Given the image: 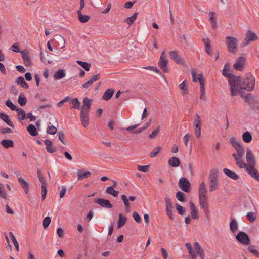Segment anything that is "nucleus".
<instances>
[{"mask_svg":"<svg viewBox=\"0 0 259 259\" xmlns=\"http://www.w3.org/2000/svg\"><path fill=\"white\" fill-rule=\"evenodd\" d=\"M207 190L206 187L205 183L202 182L199 188V197H206Z\"/></svg>","mask_w":259,"mask_h":259,"instance_id":"20","label":"nucleus"},{"mask_svg":"<svg viewBox=\"0 0 259 259\" xmlns=\"http://www.w3.org/2000/svg\"><path fill=\"white\" fill-rule=\"evenodd\" d=\"M165 52L163 51L161 55L159 61L158 62V66L163 72L167 73L169 72V69L167 68L168 60L165 59L164 57Z\"/></svg>","mask_w":259,"mask_h":259,"instance_id":"11","label":"nucleus"},{"mask_svg":"<svg viewBox=\"0 0 259 259\" xmlns=\"http://www.w3.org/2000/svg\"><path fill=\"white\" fill-rule=\"evenodd\" d=\"M219 185V181H211L210 182L209 185V191L210 192H213L216 190L218 188Z\"/></svg>","mask_w":259,"mask_h":259,"instance_id":"48","label":"nucleus"},{"mask_svg":"<svg viewBox=\"0 0 259 259\" xmlns=\"http://www.w3.org/2000/svg\"><path fill=\"white\" fill-rule=\"evenodd\" d=\"M126 221L127 218L125 216H123L122 213H119L117 222V228L119 229L123 226L126 223Z\"/></svg>","mask_w":259,"mask_h":259,"instance_id":"27","label":"nucleus"},{"mask_svg":"<svg viewBox=\"0 0 259 259\" xmlns=\"http://www.w3.org/2000/svg\"><path fill=\"white\" fill-rule=\"evenodd\" d=\"M169 56L171 59L175 62L180 65H184L185 62L180 55H179L177 51H172L169 53Z\"/></svg>","mask_w":259,"mask_h":259,"instance_id":"13","label":"nucleus"},{"mask_svg":"<svg viewBox=\"0 0 259 259\" xmlns=\"http://www.w3.org/2000/svg\"><path fill=\"white\" fill-rule=\"evenodd\" d=\"M246 171L248 174L250 175L251 177L253 178L255 180L259 182V172L254 168V166H253V168L247 167L246 169Z\"/></svg>","mask_w":259,"mask_h":259,"instance_id":"19","label":"nucleus"},{"mask_svg":"<svg viewBox=\"0 0 259 259\" xmlns=\"http://www.w3.org/2000/svg\"><path fill=\"white\" fill-rule=\"evenodd\" d=\"M0 118L5 121L8 125L12 128H14V125L12 122L9 119V117L4 113L0 112Z\"/></svg>","mask_w":259,"mask_h":259,"instance_id":"28","label":"nucleus"},{"mask_svg":"<svg viewBox=\"0 0 259 259\" xmlns=\"http://www.w3.org/2000/svg\"><path fill=\"white\" fill-rule=\"evenodd\" d=\"M226 39L227 40L226 46L228 51L235 54L237 51V39L232 36H227Z\"/></svg>","mask_w":259,"mask_h":259,"instance_id":"3","label":"nucleus"},{"mask_svg":"<svg viewBox=\"0 0 259 259\" xmlns=\"http://www.w3.org/2000/svg\"><path fill=\"white\" fill-rule=\"evenodd\" d=\"M57 132V128L55 126L51 125L48 126L47 129V133L50 135H54Z\"/></svg>","mask_w":259,"mask_h":259,"instance_id":"53","label":"nucleus"},{"mask_svg":"<svg viewBox=\"0 0 259 259\" xmlns=\"http://www.w3.org/2000/svg\"><path fill=\"white\" fill-rule=\"evenodd\" d=\"M138 15V12H135L132 16L125 18L124 22L127 23L129 25H131L136 19Z\"/></svg>","mask_w":259,"mask_h":259,"instance_id":"43","label":"nucleus"},{"mask_svg":"<svg viewBox=\"0 0 259 259\" xmlns=\"http://www.w3.org/2000/svg\"><path fill=\"white\" fill-rule=\"evenodd\" d=\"M133 217L135 221L138 223L141 222V218L137 211H134Z\"/></svg>","mask_w":259,"mask_h":259,"instance_id":"62","label":"nucleus"},{"mask_svg":"<svg viewBox=\"0 0 259 259\" xmlns=\"http://www.w3.org/2000/svg\"><path fill=\"white\" fill-rule=\"evenodd\" d=\"M0 197L7 199V195L4 190V185L0 183Z\"/></svg>","mask_w":259,"mask_h":259,"instance_id":"56","label":"nucleus"},{"mask_svg":"<svg viewBox=\"0 0 259 259\" xmlns=\"http://www.w3.org/2000/svg\"><path fill=\"white\" fill-rule=\"evenodd\" d=\"M242 98L245 99V102L251 108H253V105L256 103H258V99L256 96L252 95L251 94H247L243 96L242 94H240Z\"/></svg>","mask_w":259,"mask_h":259,"instance_id":"9","label":"nucleus"},{"mask_svg":"<svg viewBox=\"0 0 259 259\" xmlns=\"http://www.w3.org/2000/svg\"><path fill=\"white\" fill-rule=\"evenodd\" d=\"M246 35L244 41L241 44V47H244L248 45L251 41H255L258 39V36L256 34L251 30H248Z\"/></svg>","mask_w":259,"mask_h":259,"instance_id":"5","label":"nucleus"},{"mask_svg":"<svg viewBox=\"0 0 259 259\" xmlns=\"http://www.w3.org/2000/svg\"><path fill=\"white\" fill-rule=\"evenodd\" d=\"M91 107V100L85 97L83 100V106L81 111L89 112Z\"/></svg>","mask_w":259,"mask_h":259,"instance_id":"21","label":"nucleus"},{"mask_svg":"<svg viewBox=\"0 0 259 259\" xmlns=\"http://www.w3.org/2000/svg\"><path fill=\"white\" fill-rule=\"evenodd\" d=\"M236 239L241 244L248 245L250 243V240L246 233L244 232H239L236 235Z\"/></svg>","mask_w":259,"mask_h":259,"instance_id":"7","label":"nucleus"},{"mask_svg":"<svg viewBox=\"0 0 259 259\" xmlns=\"http://www.w3.org/2000/svg\"><path fill=\"white\" fill-rule=\"evenodd\" d=\"M246 159L248 163L247 167L253 168L255 166V162L254 156L250 150H247L246 154Z\"/></svg>","mask_w":259,"mask_h":259,"instance_id":"12","label":"nucleus"},{"mask_svg":"<svg viewBox=\"0 0 259 259\" xmlns=\"http://www.w3.org/2000/svg\"><path fill=\"white\" fill-rule=\"evenodd\" d=\"M164 200L166 204V214L171 220H174L175 218L172 213L173 211V205L171 202L170 199L169 198L165 197Z\"/></svg>","mask_w":259,"mask_h":259,"instance_id":"10","label":"nucleus"},{"mask_svg":"<svg viewBox=\"0 0 259 259\" xmlns=\"http://www.w3.org/2000/svg\"><path fill=\"white\" fill-rule=\"evenodd\" d=\"M21 186L24 189L25 193L27 194L29 190V184L22 178H19L18 180Z\"/></svg>","mask_w":259,"mask_h":259,"instance_id":"34","label":"nucleus"},{"mask_svg":"<svg viewBox=\"0 0 259 259\" xmlns=\"http://www.w3.org/2000/svg\"><path fill=\"white\" fill-rule=\"evenodd\" d=\"M248 251L252 253L254 255L259 257V252L255 249V246H249L248 247Z\"/></svg>","mask_w":259,"mask_h":259,"instance_id":"55","label":"nucleus"},{"mask_svg":"<svg viewBox=\"0 0 259 259\" xmlns=\"http://www.w3.org/2000/svg\"><path fill=\"white\" fill-rule=\"evenodd\" d=\"M77 14L79 21L82 23H85L90 19V17L89 15H82L80 11H77Z\"/></svg>","mask_w":259,"mask_h":259,"instance_id":"41","label":"nucleus"},{"mask_svg":"<svg viewBox=\"0 0 259 259\" xmlns=\"http://www.w3.org/2000/svg\"><path fill=\"white\" fill-rule=\"evenodd\" d=\"M106 192L111 194L114 197H117L119 192L118 191L115 190L112 186H108L106 188Z\"/></svg>","mask_w":259,"mask_h":259,"instance_id":"42","label":"nucleus"},{"mask_svg":"<svg viewBox=\"0 0 259 259\" xmlns=\"http://www.w3.org/2000/svg\"><path fill=\"white\" fill-rule=\"evenodd\" d=\"M229 69L226 68L225 66L223 70V75L224 76L228 77V82L230 86V90L231 95L232 96H235L237 94L236 91V77L233 74L229 73Z\"/></svg>","mask_w":259,"mask_h":259,"instance_id":"2","label":"nucleus"},{"mask_svg":"<svg viewBox=\"0 0 259 259\" xmlns=\"http://www.w3.org/2000/svg\"><path fill=\"white\" fill-rule=\"evenodd\" d=\"M89 112L82 111L80 112L81 122L83 126L85 127L88 126L89 123Z\"/></svg>","mask_w":259,"mask_h":259,"instance_id":"17","label":"nucleus"},{"mask_svg":"<svg viewBox=\"0 0 259 259\" xmlns=\"http://www.w3.org/2000/svg\"><path fill=\"white\" fill-rule=\"evenodd\" d=\"M223 172L230 178L236 180L239 178V176L235 172L232 171L229 169L224 168Z\"/></svg>","mask_w":259,"mask_h":259,"instance_id":"30","label":"nucleus"},{"mask_svg":"<svg viewBox=\"0 0 259 259\" xmlns=\"http://www.w3.org/2000/svg\"><path fill=\"white\" fill-rule=\"evenodd\" d=\"M161 147L160 146H157L150 154L149 156L151 158L155 157L160 151Z\"/></svg>","mask_w":259,"mask_h":259,"instance_id":"50","label":"nucleus"},{"mask_svg":"<svg viewBox=\"0 0 259 259\" xmlns=\"http://www.w3.org/2000/svg\"><path fill=\"white\" fill-rule=\"evenodd\" d=\"M96 204L106 208H111L113 207L112 204L109 200L103 198H98L95 200Z\"/></svg>","mask_w":259,"mask_h":259,"instance_id":"14","label":"nucleus"},{"mask_svg":"<svg viewBox=\"0 0 259 259\" xmlns=\"http://www.w3.org/2000/svg\"><path fill=\"white\" fill-rule=\"evenodd\" d=\"M235 83L236 87H237L238 92L239 94H242V90L243 89L246 90L248 91H252L254 89L255 85V78L250 73L246 75L245 78L242 81L240 77H238L236 78Z\"/></svg>","mask_w":259,"mask_h":259,"instance_id":"1","label":"nucleus"},{"mask_svg":"<svg viewBox=\"0 0 259 259\" xmlns=\"http://www.w3.org/2000/svg\"><path fill=\"white\" fill-rule=\"evenodd\" d=\"M66 71L64 69H60L56 72L54 75V78L56 80H59L65 76Z\"/></svg>","mask_w":259,"mask_h":259,"instance_id":"31","label":"nucleus"},{"mask_svg":"<svg viewBox=\"0 0 259 259\" xmlns=\"http://www.w3.org/2000/svg\"><path fill=\"white\" fill-rule=\"evenodd\" d=\"M70 102L73 104L72 108H74L78 110L81 108L80 103L76 98L71 99Z\"/></svg>","mask_w":259,"mask_h":259,"instance_id":"45","label":"nucleus"},{"mask_svg":"<svg viewBox=\"0 0 259 259\" xmlns=\"http://www.w3.org/2000/svg\"><path fill=\"white\" fill-rule=\"evenodd\" d=\"M44 143L46 145V150L48 152L52 153L56 151L57 148L52 147L53 143L50 140H45Z\"/></svg>","mask_w":259,"mask_h":259,"instance_id":"22","label":"nucleus"},{"mask_svg":"<svg viewBox=\"0 0 259 259\" xmlns=\"http://www.w3.org/2000/svg\"><path fill=\"white\" fill-rule=\"evenodd\" d=\"M51 223V218L47 216L43 220V227L45 229H46Z\"/></svg>","mask_w":259,"mask_h":259,"instance_id":"57","label":"nucleus"},{"mask_svg":"<svg viewBox=\"0 0 259 259\" xmlns=\"http://www.w3.org/2000/svg\"><path fill=\"white\" fill-rule=\"evenodd\" d=\"M190 207L191 209V217L193 219H196L198 218V211L194 203L191 201L190 202Z\"/></svg>","mask_w":259,"mask_h":259,"instance_id":"26","label":"nucleus"},{"mask_svg":"<svg viewBox=\"0 0 259 259\" xmlns=\"http://www.w3.org/2000/svg\"><path fill=\"white\" fill-rule=\"evenodd\" d=\"M199 199L200 205L207 213L208 211V204L207 197H199Z\"/></svg>","mask_w":259,"mask_h":259,"instance_id":"25","label":"nucleus"},{"mask_svg":"<svg viewBox=\"0 0 259 259\" xmlns=\"http://www.w3.org/2000/svg\"><path fill=\"white\" fill-rule=\"evenodd\" d=\"M215 13L213 12H210L209 16L210 17V21L211 23V27L212 29H215L217 26L216 18L214 16Z\"/></svg>","mask_w":259,"mask_h":259,"instance_id":"37","label":"nucleus"},{"mask_svg":"<svg viewBox=\"0 0 259 259\" xmlns=\"http://www.w3.org/2000/svg\"><path fill=\"white\" fill-rule=\"evenodd\" d=\"M236 164L240 168H244L246 170L247 168V164L244 163L242 159L238 162H236Z\"/></svg>","mask_w":259,"mask_h":259,"instance_id":"61","label":"nucleus"},{"mask_svg":"<svg viewBox=\"0 0 259 259\" xmlns=\"http://www.w3.org/2000/svg\"><path fill=\"white\" fill-rule=\"evenodd\" d=\"M195 133L197 138H199L201 136V124L195 125Z\"/></svg>","mask_w":259,"mask_h":259,"instance_id":"60","label":"nucleus"},{"mask_svg":"<svg viewBox=\"0 0 259 259\" xmlns=\"http://www.w3.org/2000/svg\"><path fill=\"white\" fill-rule=\"evenodd\" d=\"M114 90L113 89H108L104 93L103 95L102 96V99L104 100L108 101L112 98L114 94Z\"/></svg>","mask_w":259,"mask_h":259,"instance_id":"23","label":"nucleus"},{"mask_svg":"<svg viewBox=\"0 0 259 259\" xmlns=\"http://www.w3.org/2000/svg\"><path fill=\"white\" fill-rule=\"evenodd\" d=\"M168 164L172 167H178L180 164V161L177 157H172L169 159Z\"/></svg>","mask_w":259,"mask_h":259,"instance_id":"35","label":"nucleus"},{"mask_svg":"<svg viewBox=\"0 0 259 259\" xmlns=\"http://www.w3.org/2000/svg\"><path fill=\"white\" fill-rule=\"evenodd\" d=\"M194 248L197 252V253L200 256V259H204V252L203 249L201 248L199 244L197 242H195L194 243Z\"/></svg>","mask_w":259,"mask_h":259,"instance_id":"24","label":"nucleus"},{"mask_svg":"<svg viewBox=\"0 0 259 259\" xmlns=\"http://www.w3.org/2000/svg\"><path fill=\"white\" fill-rule=\"evenodd\" d=\"M76 63L80 66H81L87 71H89L90 70L91 67V64L90 63L79 60H77L76 61Z\"/></svg>","mask_w":259,"mask_h":259,"instance_id":"46","label":"nucleus"},{"mask_svg":"<svg viewBox=\"0 0 259 259\" xmlns=\"http://www.w3.org/2000/svg\"><path fill=\"white\" fill-rule=\"evenodd\" d=\"M176 197L177 199L181 202H184L185 201V194L181 191H178L177 192Z\"/></svg>","mask_w":259,"mask_h":259,"instance_id":"51","label":"nucleus"},{"mask_svg":"<svg viewBox=\"0 0 259 259\" xmlns=\"http://www.w3.org/2000/svg\"><path fill=\"white\" fill-rule=\"evenodd\" d=\"M18 103L20 104L21 106H24L26 104L27 100L25 97H24L23 95H22L21 94L19 95L18 98Z\"/></svg>","mask_w":259,"mask_h":259,"instance_id":"54","label":"nucleus"},{"mask_svg":"<svg viewBox=\"0 0 259 259\" xmlns=\"http://www.w3.org/2000/svg\"><path fill=\"white\" fill-rule=\"evenodd\" d=\"M242 139L244 142L249 143L252 140V136L249 132H245L242 135Z\"/></svg>","mask_w":259,"mask_h":259,"instance_id":"44","label":"nucleus"},{"mask_svg":"<svg viewBox=\"0 0 259 259\" xmlns=\"http://www.w3.org/2000/svg\"><path fill=\"white\" fill-rule=\"evenodd\" d=\"M100 78L101 75L99 73L93 75L89 81L82 84V88L85 89L89 88L95 81L99 80Z\"/></svg>","mask_w":259,"mask_h":259,"instance_id":"16","label":"nucleus"},{"mask_svg":"<svg viewBox=\"0 0 259 259\" xmlns=\"http://www.w3.org/2000/svg\"><path fill=\"white\" fill-rule=\"evenodd\" d=\"M1 144L5 148L13 147L14 146V142L12 140L9 139L3 140Z\"/></svg>","mask_w":259,"mask_h":259,"instance_id":"39","label":"nucleus"},{"mask_svg":"<svg viewBox=\"0 0 259 259\" xmlns=\"http://www.w3.org/2000/svg\"><path fill=\"white\" fill-rule=\"evenodd\" d=\"M176 209L179 214L183 215L184 214L185 210L183 206L178 204H176Z\"/></svg>","mask_w":259,"mask_h":259,"instance_id":"63","label":"nucleus"},{"mask_svg":"<svg viewBox=\"0 0 259 259\" xmlns=\"http://www.w3.org/2000/svg\"><path fill=\"white\" fill-rule=\"evenodd\" d=\"M37 176L39 179V180L41 183V184H42L41 188H42V187H44V186L47 187V183L46 182V181L45 180L44 176H43L42 174L40 172L39 169H37Z\"/></svg>","mask_w":259,"mask_h":259,"instance_id":"49","label":"nucleus"},{"mask_svg":"<svg viewBox=\"0 0 259 259\" xmlns=\"http://www.w3.org/2000/svg\"><path fill=\"white\" fill-rule=\"evenodd\" d=\"M149 167V165H144V166H141V165H137V168L139 171L143 172H146L148 171V169Z\"/></svg>","mask_w":259,"mask_h":259,"instance_id":"59","label":"nucleus"},{"mask_svg":"<svg viewBox=\"0 0 259 259\" xmlns=\"http://www.w3.org/2000/svg\"><path fill=\"white\" fill-rule=\"evenodd\" d=\"M6 105L9 107L11 110L13 111H16L18 113V116L20 115V113L22 114V116L19 117V120L21 121L23 120L26 118V113L25 111L20 108H17L16 106L12 103L11 100L8 99L6 101Z\"/></svg>","mask_w":259,"mask_h":259,"instance_id":"4","label":"nucleus"},{"mask_svg":"<svg viewBox=\"0 0 259 259\" xmlns=\"http://www.w3.org/2000/svg\"><path fill=\"white\" fill-rule=\"evenodd\" d=\"M59 139L61 141L63 144H66V142L64 138V134L62 131H60L58 133Z\"/></svg>","mask_w":259,"mask_h":259,"instance_id":"64","label":"nucleus"},{"mask_svg":"<svg viewBox=\"0 0 259 259\" xmlns=\"http://www.w3.org/2000/svg\"><path fill=\"white\" fill-rule=\"evenodd\" d=\"M179 187L185 192H189L190 191L191 184L185 177H181L178 183Z\"/></svg>","mask_w":259,"mask_h":259,"instance_id":"8","label":"nucleus"},{"mask_svg":"<svg viewBox=\"0 0 259 259\" xmlns=\"http://www.w3.org/2000/svg\"><path fill=\"white\" fill-rule=\"evenodd\" d=\"M230 228L232 233H234L238 229V224L235 219H233L230 223Z\"/></svg>","mask_w":259,"mask_h":259,"instance_id":"47","label":"nucleus"},{"mask_svg":"<svg viewBox=\"0 0 259 259\" xmlns=\"http://www.w3.org/2000/svg\"><path fill=\"white\" fill-rule=\"evenodd\" d=\"M77 175L78 180H81L85 178H88L91 176V174L89 171L82 172L81 171L79 170L77 172Z\"/></svg>","mask_w":259,"mask_h":259,"instance_id":"38","label":"nucleus"},{"mask_svg":"<svg viewBox=\"0 0 259 259\" xmlns=\"http://www.w3.org/2000/svg\"><path fill=\"white\" fill-rule=\"evenodd\" d=\"M244 64V58L239 57L237 58L236 63L233 65V68L236 70L240 71L242 70Z\"/></svg>","mask_w":259,"mask_h":259,"instance_id":"18","label":"nucleus"},{"mask_svg":"<svg viewBox=\"0 0 259 259\" xmlns=\"http://www.w3.org/2000/svg\"><path fill=\"white\" fill-rule=\"evenodd\" d=\"M208 179L209 182L218 180V171L215 169L210 170Z\"/></svg>","mask_w":259,"mask_h":259,"instance_id":"32","label":"nucleus"},{"mask_svg":"<svg viewBox=\"0 0 259 259\" xmlns=\"http://www.w3.org/2000/svg\"><path fill=\"white\" fill-rule=\"evenodd\" d=\"M247 219L250 223L253 222L256 219V215L254 212H250L247 213Z\"/></svg>","mask_w":259,"mask_h":259,"instance_id":"52","label":"nucleus"},{"mask_svg":"<svg viewBox=\"0 0 259 259\" xmlns=\"http://www.w3.org/2000/svg\"><path fill=\"white\" fill-rule=\"evenodd\" d=\"M121 199L125 206V211L126 212H130L131 211V204L129 202V200L127 198L126 196L124 194L121 196Z\"/></svg>","mask_w":259,"mask_h":259,"instance_id":"29","label":"nucleus"},{"mask_svg":"<svg viewBox=\"0 0 259 259\" xmlns=\"http://www.w3.org/2000/svg\"><path fill=\"white\" fill-rule=\"evenodd\" d=\"M22 59L24 61V64L26 66H31V60L30 57L28 55V51L27 49L21 51L20 52Z\"/></svg>","mask_w":259,"mask_h":259,"instance_id":"15","label":"nucleus"},{"mask_svg":"<svg viewBox=\"0 0 259 259\" xmlns=\"http://www.w3.org/2000/svg\"><path fill=\"white\" fill-rule=\"evenodd\" d=\"M16 83L18 84H20L23 88L28 89L29 88L28 83L25 81L24 78L22 76H19L17 78Z\"/></svg>","mask_w":259,"mask_h":259,"instance_id":"36","label":"nucleus"},{"mask_svg":"<svg viewBox=\"0 0 259 259\" xmlns=\"http://www.w3.org/2000/svg\"><path fill=\"white\" fill-rule=\"evenodd\" d=\"M27 130L32 136H36L38 134L35 126L33 124H29Z\"/></svg>","mask_w":259,"mask_h":259,"instance_id":"40","label":"nucleus"},{"mask_svg":"<svg viewBox=\"0 0 259 259\" xmlns=\"http://www.w3.org/2000/svg\"><path fill=\"white\" fill-rule=\"evenodd\" d=\"M10 50L15 53H20L21 52L20 50L17 43H14L13 44L10 48Z\"/></svg>","mask_w":259,"mask_h":259,"instance_id":"58","label":"nucleus"},{"mask_svg":"<svg viewBox=\"0 0 259 259\" xmlns=\"http://www.w3.org/2000/svg\"><path fill=\"white\" fill-rule=\"evenodd\" d=\"M204 43L205 47V51L209 55H211L212 54V50L211 49V46L210 45V40L208 38H203L202 39Z\"/></svg>","mask_w":259,"mask_h":259,"instance_id":"33","label":"nucleus"},{"mask_svg":"<svg viewBox=\"0 0 259 259\" xmlns=\"http://www.w3.org/2000/svg\"><path fill=\"white\" fill-rule=\"evenodd\" d=\"M229 141L232 146L235 148L238 155L240 157H243L244 155L243 149L239 142L233 137L230 138Z\"/></svg>","mask_w":259,"mask_h":259,"instance_id":"6","label":"nucleus"}]
</instances>
